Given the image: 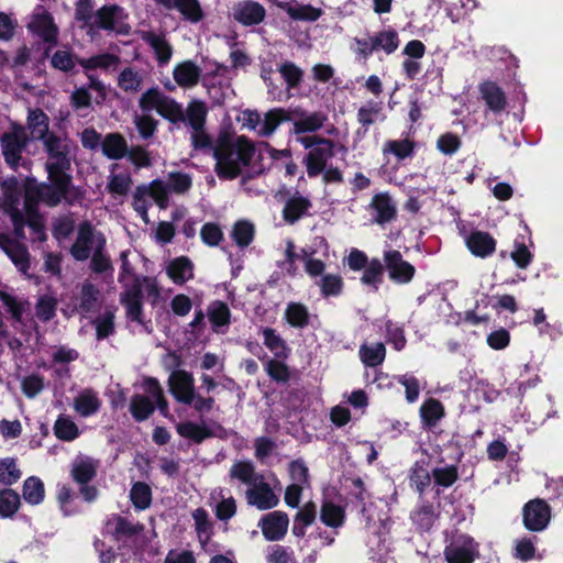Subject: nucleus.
I'll return each mask as SVG.
<instances>
[{
  "label": "nucleus",
  "mask_w": 563,
  "mask_h": 563,
  "mask_svg": "<svg viewBox=\"0 0 563 563\" xmlns=\"http://www.w3.org/2000/svg\"><path fill=\"white\" fill-rule=\"evenodd\" d=\"M53 186L45 184H29L25 188L24 209L26 212L27 224L33 234L32 242H44L46 234L44 230V220L36 211L38 200L48 206H56L65 196L70 177L67 174H48Z\"/></svg>",
  "instance_id": "obj_1"
},
{
  "label": "nucleus",
  "mask_w": 563,
  "mask_h": 563,
  "mask_svg": "<svg viewBox=\"0 0 563 563\" xmlns=\"http://www.w3.org/2000/svg\"><path fill=\"white\" fill-rule=\"evenodd\" d=\"M139 106L143 111H156L174 123L186 121L191 129L205 126L207 108L201 101H191L184 111L181 104L175 99L166 96L158 88H151L142 93Z\"/></svg>",
  "instance_id": "obj_2"
},
{
  "label": "nucleus",
  "mask_w": 563,
  "mask_h": 563,
  "mask_svg": "<svg viewBox=\"0 0 563 563\" xmlns=\"http://www.w3.org/2000/svg\"><path fill=\"white\" fill-rule=\"evenodd\" d=\"M255 148L245 136H220L213 147L216 173L220 178L233 179L249 166Z\"/></svg>",
  "instance_id": "obj_3"
},
{
  "label": "nucleus",
  "mask_w": 563,
  "mask_h": 563,
  "mask_svg": "<svg viewBox=\"0 0 563 563\" xmlns=\"http://www.w3.org/2000/svg\"><path fill=\"white\" fill-rule=\"evenodd\" d=\"M2 200L1 207L10 216L13 224V239L8 234H0V246H21L20 240L23 238L24 224L27 223L24 200L21 201L22 189L15 178H10L1 184Z\"/></svg>",
  "instance_id": "obj_4"
},
{
  "label": "nucleus",
  "mask_w": 563,
  "mask_h": 563,
  "mask_svg": "<svg viewBox=\"0 0 563 563\" xmlns=\"http://www.w3.org/2000/svg\"><path fill=\"white\" fill-rule=\"evenodd\" d=\"M400 44L399 35L394 29H386L374 34L355 36L350 43V49L357 59L367 60L374 53L386 55L395 53Z\"/></svg>",
  "instance_id": "obj_5"
},
{
  "label": "nucleus",
  "mask_w": 563,
  "mask_h": 563,
  "mask_svg": "<svg viewBox=\"0 0 563 563\" xmlns=\"http://www.w3.org/2000/svg\"><path fill=\"white\" fill-rule=\"evenodd\" d=\"M47 154L46 170L48 174H66L70 167L75 145L66 134L52 132L43 141Z\"/></svg>",
  "instance_id": "obj_6"
},
{
  "label": "nucleus",
  "mask_w": 563,
  "mask_h": 563,
  "mask_svg": "<svg viewBox=\"0 0 563 563\" xmlns=\"http://www.w3.org/2000/svg\"><path fill=\"white\" fill-rule=\"evenodd\" d=\"M347 266L353 272H361L363 274L361 276L362 285L371 288L374 291H377L380 285L384 282V274L386 272L385 263H383L379 258L373 257L368 258V256L360 251L358 249H353V251L349 254Z\"/></svg>",
  "instance_id": "obj_7"
},
{
  "label": "nucleus",
  "mask_w": 563,
  "mask_h": 563,
  "mask_svg": "<svg viewBox=\"0 0 563 563\" xmlns=\"http://www.w3.org/2000/svg\"><path fill=\"white\" fill-rule=\"evenodd\" d=\"M152 199L161 209L168 207V186L163 179H155L148 185L136 187L133 195L134 210L141 216L145 223L148 222V199Z\"/></svg>",
  "instance_id": "obj_8"
},
{
  "label": "nucleus",
  "mask_w": 563,
  "mask_h": 563,
  "mask_svg": "<svg viewBox=\"0 0 563 563\" xmlns=\"http://www.w3.org/2000/svg\"><path fill=\"white\" fill-rule=\"evenodd\" d=\"M30 139L21 124L12 123L0 136L1 153L8 165L18 167Z\"/></svg>",
  "instance_id": "obj_9"
},
{
  "label": "nucleus",
  "mask_w": 563,
  "mask_h": 563,
  "mask_svg": "<svg viewBox=\"0 0 563 563\" xmlns=\"http://www.w3.org/2000/svg\"><path fill=\"white\" fill-rule=\"evenodd\" d=\"M385 268L388 278L396 285H408L416 276V267L404 260L398 250H388L384 252Z\"/></svg>",
  "instance_id": "obj_10"
},
{
  "label": "nucleus",
  "mask_w": 563,
  "mask_h": 563,
  "mask_svg": "<svg viewBox=\"0 0 563 563\" xmlns=\"http://www.w3.org/2000/svg\"><path fill=\"white\" fill-rule=\"evenodd\" d=\"M169 393L179 404L190 406L195 400V379L191 373L176 369L168 377Z\"/></svg>",
  "instance_id": "obj_11"
},
{
  "label": "nucleus",
  "mask_w": 563,
  "mask_h": 563,
  "mask_svg": "<svg viewBox=\"0 0 563 563\" xmlns=\"http://www.w3.org/2000/svg\"><path fill=\"white\" fill-rule=\"evenodd\" d=\"M27 29L45 42L55 43L57 40L58 27L52 14L42 5L32 12Z\"/></svg>",
  "instance_id": "obj_12"
},
{
  "label": "nucleus",
  "mask_w": 563,
  "mask_h": 563,
  "mask_svg": "<svg viewBox=\"0 0 563 563\" xmlns=\"http://www.w3.org/2000/svg\"><path fill=\"white\" fill-rule=\"evenodd\" d=\"M523 525L530 531H542L551 518L549 504L540 498L528 501L522 509Z\"/></svg>",
  "instance_id": "obj_13"
},
{
  "label": "nucleus",
  "mask_w": 563,
  "mask_h": 563,
  "mask_svg": "<svg viewBox=\"0 0 563 563\" xmlns=\"http://www.w3.org/2000/svg\"><path fill=\"white\" fill-rule=\"evenodd\" d=\"M333 147L331 140L318 139L317 146L309 151L305 159L309 177H316L324 170L328 159L333 156Z\"/></svg>",
  "instance_id": "obj_14"
},
{
  "label": "nucleus",
  "mask_w": 563,
  "mask_h": 563,
  "mask_svg": "<svg viewBox=\"0 0 563 563\" xmlns=\"http://www.w3.org/2000/svg\"><path fill=\"white\" fill-rule=\"evenodd\" d=\"M201 68L192 60H184L175 65L173 69V78L175 84L168 81L164 87L174 91L176 86L183 89H190L198 85L201 77Z\"/></svg>",
  "instance_id": "obj_15"
},
{
  "label": "nucleus",
  "mask_w": 563,
  "mask_h": 563,
  "mask_svg": "<svg viewBox=\"0 0 563 563\" xmlns=\"http://www.w3.org/2000/svg\"><path fill=\"white\" fill-rule=\"evenodd\" d=\"M289 525L288 515L284 511H272L264 515L258 527L267 541H279L285 538Z\"/></svg>",
  "instance_id": "obj_16"
},
{
  "label": "nucleus",
  "mask_w": 563,
  "mask_h": 563,
  "mask_svg": "<svg viewBox=\"0 0 563 563\" xmlns=\"http://www.w3.org/2000/svg\"><path fill=\"white\" fill-rule=\"evenodd\" d=\"M124 10L115 4L103 5L96 12V23L104 29L117 33H128L130 27L125 23Z\"/></svg>",
  "instance_id": "obj_17"
},
{
  "label": "nucleus",
  "mask_w": 563,
  "mask_h": 563,
  "mask_svg": "<svg viewBox=\"0 0 563 563\" xmlns=\"http://www.w3.org/2000/svg\"><path fill=\"white\" fill-rule=\"evenodd\" d=\"M246 499L249 505L255 506L260 510H268L279 504V497L263 478L255 482V484L246 490Z\"/></svg>",
  "instance_id": "obj_18"
},
{
  "label": "nucleus",
  "mask_w": 563,
  "mask_h": 563,
  "mask_svg": "<svg viewBox=\"0 0 563 563\" xmlns=\"http://www.w3.org/2000/svg\"><path fill=\"white\" fill-rule=\"evenodd\" d=\"M478 555L477 544L472 538L465 539L462 543L452 542L443 550L448 563H474Z\"/></svg>",
  "instance_id": "obj_19"
},
{
  "label": "nucleus",
  "mask_w": 563,
  "mask_h": 563,
  "mask_svg": "<svg viewBox=\"0 0 563 563\" xmlns=\"http://www.w3.org/2000/svg\"><path fill=\"white\" fill-rule=\"evenodd\" d=\"M422 428L432 431L445 416L443 404L437 398L426 399L419 408Z\"/></svg>",
  "instance_id": "obj_20"
},
{
  "label": "nucleus",
  "mask_w": 563,
  "mask_h": 563,
  "mask_svg": "<svg viewBox=\"0 0 563 563\" xmlns=\"http://www.w3.org/2000/svg\"><path fill=\"white\" fill-rule=\"evenodd\" d=\"M143 41L152 48L159 66L167 65L173 56V46L164 34L155 32H144Z\"/></svg>",
  "instance_id": "obj_21"
},
{
  "label": "nucleus",
  "mask_w": 563,
  "mask_h": 563,
  "mask_svg": "<svg viewBox=\"0 0 563 563\" xmlns=\"http://www.w3.org/2000/svg\"><path fill=\"white\" fill-rule=\"evenodd\" d=\"M265 14L266 12L264 7L254 1L241 2L233 9L234 19L244 25L261 23L264 20Z\"/></svg>",
  "instance_id": "obj_22"
},
{
  "label": "nucleus",
  "mask_w": 563,
  "mask_h": 563,
  "mask_svg": "<svg viewBox=\"0 0 563 563\" xmlns=\"http://www.w3.org/2000/svg\"><path fill=\"white\" fill-rule=\"evenodd\" d=\"M101 400L92 388H85L74 399L75 411L84 418L96 415L101 408Z\"/></svg>",
  "instance_id": "obj_23"
},
{
  "label": "nucleus",
  "mask_w": 563,
  "mask_h": 563,
  "mask_svg": "<svg viewBox=\"0 0 563 563\" xmlns=\"http://www.w3.org/2000/svg\"><path fill=\"white\" fill-rule=\"evenodd\" d=\"M369 209L374 211V220L378 224L390 222L396 216V205L387 194L375 195Z\"/></svg>",
  "instance_id": "obj_24"
},
{
  "label": "nucleus",
  "mask_w": 563,
  "mask_h": 563,
  "mask_svg": "<svg viewBox=\"0 0 563 563\" xmlns=\"http://www.w3.org/2000/svg\"><path fill=\"white\" fill-rule=\"evenodd\" d=\"M26 128L34 140L43 141L52 132L49 131V118L41 109H29Z\"/></svg>",
  "instance_id": "obj_25"
},
{
  "label": "nucleus",
  "mask_w": 563,
  "mask_h": 563,
  "mask_svg": "<svg viewBox=\"0 0 563 563\" xmlns=\"http://www.w3.org/2000/svg\"><path fill=\"white\" fill-rule=\"evenodd\" d=\"M166 9H176L181 15L192 23L203 18V12L198 0H156Z\"/></svg>",
  "instance_id": "obj_26"
},
{
  "label": "nucleus",
  "mask_w": 563,
  "mask_h": 563,
  "mask_svg": "<svg viewBox=\"0 0 563 563\" xmlns=\"http://www.w3.org/2000/svg\"><path fill=\"white\" fill-rule=\"evenodd\" d=\"M325 121L327 117L322 112H300L292 120V131L297 135L316 132L323 126Z\"/></svg>",
  "instance_id": "obj_27"
},
{
  "label": "nucleus",
  "mask_w": 563,
  "mask_h": 563,
  "mask_svg": "<svg viewBox=\"0 0 563 563\" xmlns=\"http://www.w3.org/2000/svg\"><path fill=\"white\" fill-rule=\"evenodd\" d=\"M101 292L99 288L90 282H85L79 295L78 311L81 314H88L98 310L100 306Z\"/></svg>",
  "instance_id": "obj_28"
},
{
  "label": "nucleus",
  "mask_w": 563,
  "mask_h": 563,
  "mask_svg": "<svg viewBox=\"0 0 563 563\" xmlns=\"http://www.w3.org/2000/svg\"><path fill=\"white\" fill-rule=\"evenodd\" d=\"M176 431L181 438L188 439L197 444L214 437V432L205 423L198 424L194 421L179 422L176 426Z\"/></svg>",
  "instance_id": "obj_29"
},
{
  "label": "nucleus",
  "mask_w": 563,
  "mask_h": 563,
  "mask_svg": "<svg viewBox=\"0 0 563 563\" xmlns=\"http://www.w3.org/2000/svg\"><path fill=\"white\" fill-rule=\"evenodd\" d=\"M264 345L274 354V358L287 360L290 355V347L275 329L266 327L262 330Z\"/></svg>",
  "instance_id": "obj_30"
},
{
  "label": "nucleus",
  "mask_w": 563,
  "mask_h": 563,
  "mask_svg": "<svg viewBox=\"0 0 563 563\" xmlns=\"http://www.w3.org/2000/svg\"><path fill=\"white\" fill-rule=\"evenodd\" d=\"M479 92L486 106L494 112H500L506 108V97L504 91L494 82H484L479 87Z\"/></svg>",
  "instance_id": "obj_31"
},
{
  "label": "nucleus",
  "mask_w": 563,
  "mask_h": 563,
  "mask_svg": "<svg viewBox=\"0 0 563 563\" xmlns=\"http://www.w3.org/2000/svg\"><path fill=\"white\" fill-rule=\"evenodd\" d=\"M22 497L26 504L37 506L44 501L45 485L38 476H29L22 486Z\"/></svg>",
  "instance_id": "obj_32"
},
{
  "label": "nucleus",
  "mask_w": 563,
  "mask_h": 563,
  "mask_svg": "<svg viewBox=\"0 0 563 563\" xmlns=\"http://www.w3.org/2000/svg\"><path fill=\"white\" fill-rule=\"evenodd\" d=\"M345 510L342 506L334 504L331 500H325L321 505L320 520L327 527L338 529L345 522Z\"/></svg>",
  "instance_id": "obj_33"
},
{
  "label": "nucleus",
  "mask_w": 563,
  "mask_h": 563,
  "mask_svg": "<svg viewBox=\"0 0 563 563\" xmlns=\"http://www.w3.org/2000/svg\"><path fill=\"white\" fill-rule=\"evenodd\" d=\"M207 314L212 329L216 332H219L221 328L229 327L231 323V310L224 301H212L208 307Z\"/></svg>",
  "instance_id": "obj_34"
},
{
  "label": "nucleus",
  "mask_w": 563,
  "mask_h": 563,
  "mask_svg": "<svg viewBox=\"0 0 563 563\" xmlns=\"http://www.w3.org/2000/svg\"><path fill=\"white\" fill-rule=\"evenodd\" d=\"M104 243L106 239L100 231L89 222H82L78 225L77 240L73 246H103Z\"/></svg>",
  "instance_id": "obj_35"
},
{
  "label": "nucleus",
  "mask_w": 563,
  "mask_h": 563,
  "mask_svg": "<svg viewBox=\"0 0 563 563\" xmlns=\"http://www.w3.org/2000/svg\"><path fill=\"white\" fill-rule=\"evenodd\" d=\"M129 410L136 422H142L154 413L155 404L148 397L135 394L131 397Z\"/></svg>",
  "instance_id": "obj_36"
},
{
  "label": "nucleus",
  "mask_w": 563,
  "mask_h": 563,
  "mask_svg": "<svg viewBox=\"0 0 563 563\" xmlns=\"http://www.w3.org/2000/svg\"><path fill=\"white\" fill-rule=\"evenodd\" d=\"M291 120L287 111L277 108L265 113L262 119L261 126L256 130L260 136L272 135L283 121Z\"/></svg>",
  "instance_id": "obj_37"
},
{
  "label": "nucleus",
  "mask_w": 563,
  "mask_h": 563,
  "mask_svg": "<svg viewBox=\"0 0 563 563\" xmlns=\"http://www.w3.org/2000/svg\"><path fill=\"white\" fill-rule=\"evenodd\" d=\"M0 301L13 322L23 323V313L29 307L27 300H21L7 291L0 290Z\"/></svg>",
  "instance_id": "obj_38"
},
{
  "label": "nucleus",
  "mask_w": 563,
  "mask_h": 563,
  "mask_svg": "<svg viewBox=\"0 0 563 563\" xmlns=\"http://www.w3.org/2000/svg\"><path fill=\"white\" fill-rule=\"evenodd\" d=\"M97 476V466L89 460L76 461L71 465L70 477L78 485L89 484Z\"/></svg>",
  "instance_id": "obj_39"
},
{
  "label": "nucleus",
  "mask_w": 563,
  "mask_h": 563,
  "mask_svg": "<svg viewBox=\"0 0 563 563\" xmlns=\"http://www.w3.org/2000/svg\"><path fill=\"white\" fill-rule=\"evenodd\" d=\"M230 476L251 486L263 477L255 472V466L251 461H236L233 463L230 468Z\"/></svg>",
  "instance_id": "obj_40"
},
{
  "label": "nucleus",
  "mask_w": 563,
  "mask_h": 563,
  "mask_svg": "<svg viewBox=\"0 0 563 563\" xmlns=\"http://www.w3.org/2000/svg\"><path fill=\"white\" fill-rule=\"evenodd\" d=\"M101 145L102 153L111 159L122 158L128 150L124 137L119 133L108 134Z\"/></svg>",
  "instance_id": "obj_41"
},
{
  "label": "nucleus",
  "mask_w": 563,
  "mask_h": 563,
  "mask_svg": "<svg viewBox=\"0 0 563 563\" xmlns=\"http://www.w3.org/2000/svg\"><path fill=\"white\" fill-rule=\"evenodd\" d=\"M21 506L20 495L12 488L0 489V517H13Z\"/></svg>",
  "instance_id": "obj_42"
},
{
  "label": "nucleus",
  "mask_w": 563,
  "mask_h": 563,
  "mask_svg": "<svg viewBox=\"0 0 563 563\" xmlns=\"http://www.w3.org/2000/svg\"><path fill=\"white\" fill-rule=\"evenodd\" d=\"M386 356L385 345L380 342L375 344H363L360 349V357L367 367H376L380 365Z\"/></svg>",
  "instance_id": "obj_43"
},
{
  "label": "nucleus",
  "mask_w": 563,
  "mask_h": 563,
  "mask_svg": "<svg viewBox=\"0 0 563 563\" xmlns=\"http://www.w3.org/2000/svg\"><path fill=\"white\" fill-rule=\"evenodd\" d=\"M121 305L125 308L126 318L144 327L145 331L151 333V321H145L143 311V298L140 299H120Z\"/></svg>",
  "instance_id": "obj_44"
},
{
  "label": "nucleus",
  "mask_w": 563,
  "mask_h": 563,
  "mask_svg": "<svg viewBox=\"0 0 563 563\" xmlns=\"http://www.w3.org/2000/svg\"><path fill=\"white\" fill-rule=\"evenodd\" d=\"M167 273L176 284H184L192 277V264L187 257H177L170 262Z\"/></svg>",
  "instance_id": "obj_45"
},
{
  "label": "nucleus",
  "mask_w": 563,
  "mask_h": 563,
  "mask_svg": "<svg viewBox=\"0 0 563 563\" xmlns=\"http://www.w3.org/2000/svg\"><path fill=\"white\" fill-rule=\"evenodd\" d=\"M287 322L297 329H303L309 324L308 308L300 302H289L285 310Z\"/></svg>",
  "instance_id": "obj_46"
},
{
  "label": "nucleus",
  "mask_w": 563,
  "mask_h": 563,
  "mask_svg": "<svg viewBox=\"0 0 563 563\" xmlns=\"http://www.w3.org/2000/svg\"><path fill=\"white\" fill-rule=\"evenodd\" d=\"M192 519L195 521V528L199 542L202 545L207 544L212 534V523L209 519L208 511L203 508H197L192 512Z\"/></svg>",
  "instance_id": "obj_47"
},
{
  "label": "nucleus",
  "mask_w": 563,
  "mask_h": 563,
  "mask_svg": "<svg viewBox=\"0 0 563 563\" xmlns=\"http://www.w3.org/2000/svg\"><path fill=\"white\" fill-rule=\"evenodd\" d=\"M309 207L310 201L308 199L295 196L290 198L284 207V219L288 223H294L308 211Z\"/></svg>",
  "instance_id": "obj_48"
},
{
  "label": "nucleus",
  "mask_w": 563,
  "mask_h": 563,
  "mask_svg": "<svg viewBox=\"0 0 563 563\" xmlns=\"http://www.w3.org/2000/svg\"><path fill=\"white\" fill-rule=\"evenodd\" d=\"M74 229L75 220L69 214L59 216L52 222V234L58 243L68 241L74 233Z\"/></svg>",
  "instance_id": "obj_49"
},
{
  "label": "nucleus",
  "mask_w": 563,
  "mask_h": 563,
  "mask_svg": "<svg viewBox=\"0 0 563 563\" xmlns=\"http://www.w3.org/2000/svg\"><path fill=\"white\" fill-rule=\"evenodd\" d=\"M431 475L437 486L449 488L459 479V466L456 464H450L442 467L438 466L431 471Z\"/></svg>",
  "instance_id": "obj_50"
},
{
  "label": "nucleus",
  "mask_w": 563,
  "mask_h": 563,
  "mask_svg": "<svg viewBox=\"0 0 563 563\" xmlns=\"http://www.w3.org/2000/svg\"><path fill=\"white\" fill-rule=\"evenodd\" d=\"M265 371L269 378L278 384H288L291 371L285 360L269 358L265 364Z\"/></svg>",
  "instance_id": "obj_51"
},
{
  "label": "nucleus",
  "mask_w": 563,
  "mask_h": 563,
  "mask_svg": "<svg viewBox=\"0 0 563 563\" xmlns=\"http://www.w3.org/2000/svg\"><path fill=\"white\" fill-rule=\"evenodd\" d=\"M132 186V178L128 172L117 173L112 169L107 185L108 190L113 196H125Z\"/></svg>",
  "instance_id": "obj_52"
},
{
  "label": "nucleus",
  "mask_w": 563,
  "mask_h": 563,
  "mask_svg": "<svg viewBox=\"0 0 563 563\" xmlns=\"http://www.w3.org/2000/svg\"><path fill=\"white\" fill-rule=\"evenodd\" d=\"M54 434L62 441H74L79 437L77 424L68 417L63 415L58 416L54 423Z\"/></svg>",
  "instance_id": "obj_53"
},
{
  "label": "nucleus",
  "mask_w": 563,
  "mask_h": 563,
  "mask_svg": "<svg viewBox=\"0 0 563 563\" xmlns=\"http://www.w3.org/2000/svg\"><path fill=\"white\" fill-rule=\"evenodd\" d=\"M130 498L136 509L145 510L152 504V489L146 483L136 482L131 487Z\"/></svg>",
  "instance_id": "obj_54"
},
{
  "label": "nucleus",
  "mask_w": 563,
  "mask_h": 563,
  "mask_svg": "<svg viewBox=\"0 0 563 563\" xmlns=\"http://www.w3.org/2000/svg\"><path fill=\"white\" fill-rule=\"evenodd\" d=\"M423 461H417L410 470V481L416 492L422 495L431 484L432 475L424 467Z\"/></svg>",
  "instance_id": "obj_55"
},
{
  "label": "nucleus",
  "mask_w": 563,
  "mask_h": 563,
  "mask_svg": "<svg viewBox=\"0 0 563 563\" xmlns=\"http://www.w3.org/2000/svg\"><path fill=\"white\" fill-rule=\"evenodd\" d=\"M22 472L16 465V460L13 457H4L0 460V483L7 487L18 483L21 478Z\"/></svg>",
  "instance_id": "obj_56"
},
{
  "label": "nucleus",
  "mask_w": 563,
  "mask_h": 563,
  "mask_svg": "<svg viewBox=\"0 0 563 563\" xmlns=\"http://www.w3.org/2000/svg\"><path fill=\"white\" fill-rule=\"evenodd\" d=\"M319 286L324 298L338 297L343 292L344 282L338 274H325L321 277Z\"/></svg>",
  "instance_id": "obj_57"
},
{
  "label": "nucleus",
  "mask_w": 563,
  "mask_h": 563,
  "mask_svg": "<svg viewBox=\"0 0 563 563\" xmlns=\"http://www.w3.org/2000/svg\"><path fill=\"white\" fill-rule=\"evenodd\" d=\"M80 66L89 71L92 69L109 70L118 64V57L112 54H101L90 58L79 59Z\"/></svg>",
  "instance_id": "obj_58"
},
{
  "label": "nucleus",
  "mask_w": 563,
  "mask_h": 563,
  "mask_svg": "<svg viewBox=\"0 0 563 563\" xmlns=\"http://www.w3.org/2000/svg\"><path fill=\"white\" fill-rule=\"evenodd\" d=\"M58 301L51 295H42L35 305V314L43 321L48 322L56 316Z\"/></svg>",
  "instance_id": "obj_59"
},
{
  "label": "nucleus",
  "mask_w": 563,
  "mask_h": 563,
  "mask_svg": "<svg viewBox=\"0 0 563 563\" xmlns=\"http://www.w3.org/2000/svg\"><path fill=\"white\" fill-rule=\"evenodd\" d=\"M278 71L287 85V89L297 88L302 81L303 71L291 62H284L278 66Z\"/></svg>",
  "instance_id": "obj_60"
},
{
  "label": "nucleus",
  "mask_w": 563,
  "mask_h": 563,
  "mask_svg": "<svg viewBox=\"0 0 563 563\" xmlns=\"http://www.w3.org/2000/svg\"><path fill=\"white\" fill-rule=\"evenodd\" d=\"M114 538L121 540L122 538H132L140 534L144 530V525L141 522L132 523L128 518L122 516L115 517Z\"/></svg>",
  "instance_id": "obj_61"
},
{
  "label": "nucleus",
  "mask_w": 563,
  "mask_h": 563,
  "mask_svg": "<svg viewBox=\"0 0 563 563\" xmlns=\"http://www.w3.org/2000/svg\"><path fill=\"white\" fill-rule=\"evenodd\" d=\"M114 318L112 310H106L103 314L93 320L97 340H104L115 332Z\"/></svg>",
  "instance_id": "obj_62"
},
{
  "label": "nucleus",
  "mask_w": 563,
  "mask_h": 563,
  "mask_svg": "<svg viewBox=\"0 0 563 563\" xmlns=\"http://www.w3.org/2000/svg\"><path fill=\"white\" fill-rule=\"evenodd\" d=\"M435 519L434 506L430 501H424L412 515L413 522L421 530L428 531L432 528Z\"/></svg>",
  "instance_id": "obj_63"
},
{
  "label": "nucleus",
  "mask_w": 563,
  "mask_h": 563,
  "mask_svg": "<svg viewBox=\"0 0 563 563\" xmlns=\"http://www.w3.org/2000/svg\"><path fill=\"white\" fill-rule=\"evenodd\" d=\"M254 224L246 220L238 221L232 230V236L239 246H247L254 239Z\"/></svg>",
  "instance_id": "obj_64"
}]
</instances>
